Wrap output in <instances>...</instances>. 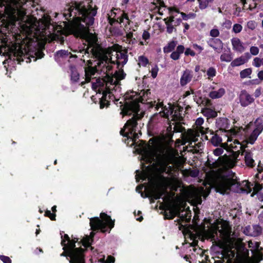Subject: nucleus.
<instances>
[{
  "mask_svg": "<svg viewBox=\"0 0 263 263\" xmlns=\"http://www.w3.org/2000/svg\"><path fill=\"white\" fill-rule=\"evenodd\" d=\"M155 113L150 118L147 125V134L152 136L146 144L147 150L144 152L146 162L150 164L146 166L148 183L144 197L149 198L151 203L161 198L154 206L160 210L164 219V106L163 102L157 103L154 106Z\"/></svg>",
  "mask_w": 263,
  "mask_h": 263,
  "instance_id": "f257e3e1",
  "label": "nucleus"
},
{
  "mask_svg": "<svg viewBox=\"0 0 263 263\" xmlns=\"http://www.w3.org/2000/svg\"><path fill=\"white\" fill-rule=\"evenodd\" d=\"M168 105V110L165 106V119L169 120V116H171L174 122H169V125L165 129V174L167 175L165 176V217H175L176 212L169 210L167 202L170 199L178 197L175 192L181 187L182 184L178 176L182 163L179 157L169 155L167 149L174 143V134L184 132L185 129L180 122L182 120L180 112L183 108L178 105L170 103Z\"/></svg>",
  "mask_w": 263,
  "mask_h": 263,
  "instance_id": "f03ea898",
  "label": "nucleus"
},
{
  "mask_svg": "<svg viewBox=\"0 0 263 263\" xmlns=\"http://www.w3.org/2000/svg\"><path fill=\"white\" fill-rule=\"evenodd\" d=\"M138 97L137 93L132 91L130 92H127L125 95V100L126 101L124 105H122L121 102V114L123 116H131L133 117L128 120L124 124L123 128L120 131V134L124 138L123 141L129 146H132L136 144V140L139 138V136L142 135L140 130L136 133L138 128V122L141 121L144 117V112L140 111L139 103L143 104L150 103V107L153 108L156 106V102H147L151 95L150 89L143 90L140 93Z\"/></svg>",
  "mask_w": 263,
  "mask_h": 263,
  "instance_id": "7ed1b4c3",
  "label": "nucleus"
},
{
  "mask_svg": "<svg viewBox=\"0 0 263 263\" xmlns=\"http://www.w3.org/2000/svg\"><path fill=\"white\" fill-rule=\"evenodd\" d=\"M96 14L97 9L90 5L86 7L84 2L72 3L64 13L65 18L69 21L67 29L70 34L89 42L93 34L89 27L93 24Z\"/></svg>",
  "mask_w": 263,
  "mask_h": 263,
  "instance_id": "20e7f679",
  "label": "nucleus"
},
{
  "mask_svg": "<svg viewBox=\"0 0 263 263\" xmlns=\"http://www.w3.org/2000/svg\"><path fill=\"white\" fill-rule=\"evenodd\" d=\"M100 218L96 217L90 219V226L93 231L100 230L102 233H109L114 227L115 220L105 213H101Z\"/></svg>",
  "mask_w": 263,
  "mask_h": 263,
  "instance_id": "39448f33",
  "label": "nucleus"
},
{
  "mask_svg": "<svg viewBox=\"0 0 263 263\" xmlns=\"http://www.w3.org/2000/svg\"><path fill=\"white\" fill-rule=\"evenodd\" d=\"M232 175H220L217 177L215 181V187L217 192L224 195L231 190L232 186L240 185L236 179L233 178L235 174L232 173Z\"/></svg>",
  "mask_w": 263,
  "mask_h": 263,
  "instance_id": "423d86ee",
  "label": "nucleus"
},
{
  "mask_svg": "<svg viewBox=\"0 0 263 263\" xmlns=\"http://www.w3.org/2000/svg\"><path fill=\"white\" fill-rule=\"evenodd\" d=\"M216 126L220 130L229 134H234L235 130L231 127L230 120L227 118H218L216 119Z\"/></svg>",
  "mask_w": 263,
  "mask_h": 263,
  "instance_id": "0eeeda50",
  "label": "nucleus"
},
{
  "mask_svg": "<svg viewBox=\"0 0 263 263\" xmlns=\"http://www.w3.org/2000/svg\"><path fill=\"white\" fill-rule=\"evenodd\" d=\"M90 52L93 55L98 58V64L99 65H101V64H104V65H106L109 63L115 64V62L114 61H111V59L108 56V54L106 53V48L101 52L98 49L92 48L90 49Z\"/></svg>",
  "mask_w": 263,
  "mask_h": 263,
  "instance_id": "6e6552de",
  "label": "nucleus"
},
{
  "mask_svg": "<svg viewBox=\"0 0 263 263\" xmlns=\"http://www.w3.org/2000/svg\"><path fill=\"white\" fill-rule=\"evenodd\" d=\"M61 245L63 247L64 251L61 254L62 256L66 257L67 259L69 257L70 263H85V259L79 258V257L75 254L76 253L72 252L67 249L65 246V241H61Z\"/></svg>",
  "mask_w": 263,
  "mask_h": 263,
  "instance_id": "1a4fd4ad",
  "label": "nucleus"
},
{
  "mask_svg": "<svg viewBox=\"0 0 263 263\" xmlns=\"http://www.w3.org/2000/svg\"><path fill=\"white\" fill-rule=\"evenodd\" d=\"M184 50L185 48L183 45H178L177 47L176 50L173 51L171 54V58L174 60H177L180 58V54L183 53L184 52L186 56L191 55L192 57H194L196 54L195 52L190 48H186L185 51Z\"/></svg>",
  "mask_w": 263,
  "mask_h": 263,
  "instance_id": "9d476101",
  "label": "nucleus"
},
{
  "mask_svg": "<svg viewBox=\"0 0 263 263\" xmlns=\"http://www.w3.org/2000/svg\"><path fill=\"white\" fill-rule=\"evenodd\" d=\"M108 20L111 25H113L115 23H118L120 24H123L125 27L128 25H129L131 22L129 19L127 13H126L125 12H122L121 14L117 18L108 16Z\"/></svg>",
  "mask_w": 263,
  "mask_h": 263,
  "instance_id": "9b49d317",
  "label": "nucleus"
},
{
  "mask_svg": "<svg viewBox=\"0 0 263 263\" xmlns=\"http://www.w3.org/2000/svg\"><path fill=\"white\" fill-rule=\"evenodd\" d=\"M168 9L170 16L165 18V25H166L167 32L171 33L175 29L174 26L173 25V21L176 14L179 13V11L174 8H168Z\"/></svg>",
  "mask_w": 263,
  "mask_h": 263,
  "instance_id": "f8f14e48",
  "label": "nucleus"
},
{
  "mask_svg": "<svg viewBox=\"0 0 263 263\" xmlns=\"http://www.w3.org/2000/svg\"><path fill=\"white\" fill-rule=\"evenodd\" d=\"M78 241V239H76V241H72L71 240H69V241H68L67 243H65V246L66 247V248L70 250L72 252L76 253L77 256L79 257V258H82L85 259L84 258V250L82 248H76V243Z\"/></svg>",
  "mask_w": 263,
  "mask_h": 263,
  "instance_id": "ddd939ff",
  "label": "nucleus"
},
{
  "mask_svg": "<svg viewBox=\"0 0 263 263\" xmlns=\"http://www.w3.org/2000/svg\"><path fill=\"white\" fill-rule=\"evenodd\" d=\"M115 52L116 60L114 61L115 64L117 65V67L119 68L120 65H122L123 67L128 61V55L127 54V50H125L124 52H122L121 49L119 51H114Z\"/></svg>",
  "mask_w": 263,
  "mask_h": 263,
  "instance_id": "4468645a",
  "label": "nucleus"
},
{
  "mask_svg": "<svg viewBox=\"0 0 263 263\" xmlns=\"http://www.w3.org/2000/svg\"><path fill=\"white\" fill-rule=\"evenodd\" d=\"M239 101L242 107H246L253 103L254 99L246 90H242L239 95Z\"/></svg>",
  "mask_w": 263,
  "mask_h": 263,
  "instance_id": "2eb2a0df",
  "label": "nucleus"
},
{
  "mask_svg": "<svg viewBox=\"0 0 263 263\" xmlns=\"http://www.w3.org/2000/svg\"><path fill=\"white\" fill-rule=\"evenodd\" d=\"M208 44L218 53L221 52L223 48V43L220 39L218 38L210 39L208 41Z\"/></svg>",
  "mask_w": 263,
  "mask_h": 263,
  "instance_id": "dca6fc26",
  "label": "nucleus"
},
{
  "mask_svg": "<svg viewBox=\"0 0 263 263\" xmlns=\"http://www.w3.org/2000/svg\"><path fill=\"white\" fill-rule=\"evenodd\" d=\"M109 93V88H106V90L103 92L102 96L100 99L99 104L100 108L103 109L104 107H108L110 105V100L108 95Z\"/></svg>",
  "mask_w": 263,
  "mask_h": 263,
  "instance_id": "f3484780",
  "label": "nucleus"
},
{
  "mask_svg": "<svg viewBox=\"0 0 263 263\" xmlns=\"http://www.w3.org/2000/svg\"><path fill=\"white\" fill-rule=\"evenodd\" d=\"M193 77V72L191 70L186 69L183 71V74L180 78V85L181 86L186 85L191 81Z\"/></svg>",
  "mask_w": 263,
  "mask_h": 263,
  "instance_id": "a211bd4d",
  "label": "nucleus"
},
{
  "mask_svg": "<svg viewBox=\"0 0 263 263\" xmlns=\"http://www.w3.org/2000/svg\"><path fill=\"white\" fill-rule=\"evenodd\" d=\"M201 113L209 120L210 118H214L217 116V112L215 109L209 107H204L201 109Z\"/></svg>",
  "mask_w": 263,
  "mask_h": 263,
  "instance_id": "6ab92c4d",
  "label": "nucleus"
},
{
  "mask_svg": "<svg viewBox=\"0 0 263 263\" xmlns=\"http://www.w3.org/2000/svg\"><path fill=\"white\" fill-rule=\"evenodd\" d=\"M245 161L246 165L250 167H253L255 165V161L253 159V154L251 152H245Z\"/></svg>",
  "mask_w": 263,
  "mask_h": 263,
  "instance_id": "aec40b11",
  "label": "nucleus"
},
{
  "mask_svg": "<svg viewBox=\"0 0 263 263\" xmlns=\"http://www.w3.org/2000/svg\"><path fill=\"white\" fill-rule=\"evenodd\" d=\"M233 48L234 50L239 52H242L245 50V48L242 43L238 38H233L231 40Z\"/></svg>",
  "mask_w": 263,
  "mask_h": 263,
  "instance_id": "412c9836",
  "label": "nucleus"
},
{
  "mask_svg": "<svg viewBox=\"0 0 263 263\" xmlns=\"http://www.w3.org/2000/svg\"><path fill=\"white\" fill-rule=\"evenodd\" d=\"M97 71L95 67L88 66L85 68V81L86 82H89L91 81V77L94 76Z\"/></svg>",
  "mask_w": 263,
  "mask_h": 263,
  "instance_id": "4be33fe9",
  "label": "nucleus"
},
{
  "mask_svg": "<svg viewBox=\"0 0 263 263\" xmlns=\"http://www.w3.org/2000/svg\"><path fill=\"white\" fill-rule=\"evenodd\" d=\"M13 56L15 58V59L14 58V60H16L18 64H21L22 62L24 61L23 57H25L26 55L24 54L23 49L20 48L17 50H15L14 52Z\"/></svg>",
  "mask_w": 263,
  "mask_h": 263,
  "instance_id": "5701e85b",
  "label": "nucleus"
},
{
  "mask_svg": "<svg viewBox=\"0 0 263 263\" xmlns=\"http://www.w3.org/2000/svg\"><path fill=\"white\" fill-rule=\"evenodd\" d=\"M225 92V89L223 88H220L217 91H211L209 94V96L213 99H218L222 97Z\"/></svg>",
  "mask_w": 263,
  "mask_h": 263,
  "instance_id": "b1692460",
  "label": "nucleus"
},
{
  "mask_svg": "<svg viewBox=\"0 0 263 263\" xmlns=\"http://www.w3.org/2000/svg\"><path fill=\"white\" fill-rule=\"evenodd\" d=\"M121 49V46H119L118 44H116L111 47L106 48V53L108 54V56L111 59V61H114L112 60V57H115V52H114V51H119Z\"/></svg>",
  "mask_w": 263,
  "mask_h": 263,
  "instance_id": "393cba45",
  "label": "nucleus"
},
{
  "mask_svg": "<svg viewBox=\"0 0 263 263\" xmlns=\"http://www.w3.org/2000/svg\"><path fill=\"white\" fill-rule=\"evenodd\" d=\"M70 70L71 73V80L74 83L78 82L80 78V74L76 67L74 66H70Z\"/></svg>",
  "mask_w": 263,
  "mask_h": 263,
  "instance_id": "a878e982",
  "label": "nucleus"
},
{
  "mask_svg": "<svg viewBox=\"0 0 263 263\" xmlns=\"http://www.w3.org/2000/svg\"><path fill=\"white\" fill-rule=\"evenodd\" d=\"M204 120L202 118H197L195 122L197 127L199 128V130L202 135L208 133L209 130L211 131V130H209V128H205V129L204 130V128L201 126Z\"/></svg>",
  "mask_w": 263,
  "mask_h": 263,
  "instance_id": "bb28decb",
  "label": "nucleus"
},
{
  "mask_svg": "<svg viewBox=\"0 0 263 263\" xmlns=\"http://www.w3.org/2000/svg\"><path fill=\"white\" fill-rule=\"evenodd\" d=\"M211 133L214 135L211 138L210 141L212 145L215 146H218L220 144H222V138L219 136L217 134H214L213 131H211Z\"/></svg>",
  "mask_w": 263,
  "mask_h": 263,
  "instance_id": "cd10ccee",
  "label": "nucleus"
},
{
  "mask_svg": "<svg viewBox=\"0 0 263 263\" xmlns=\"http://www.w3.org/2000/svg\"><path fill=\"white\" fill-rule=\"evenodd\" d=\"M252 228V237H257L260 236L262 231V227L259 224H253Z\"/></svg>",
  "mask_w": 263,
  "mask_h": 263,
  "instance_id": "c85d7f7f",
  "label": "nucleus"
},
{
  "mask_svg": "<svg viewBox=\"0 0 263 263\" xmlns=\"http://www.w3.org/2000/svg\"><path fill=\"white\" fill-rule=\"evenodd\" d=\"M259 135V133L253 130L250 135L247 138V143L251 144H253Z\"/></svg>",
  "mask_w": 263,
  "mask_h": 263,
  "instance_id": "c756f323",
  "label": "nucleus"
},
{
  "mask_svg": "<svg viewBox=\"0 0 263 263\" xmlns=\"http://www.w3.org/2000/svg\"><path fill=\"white\" fill-rule=\"evenodd\" d=\"M254 124L255 128L254 130L260 134L263 130L262 120L259 118H257L255 121Z\"/></svg>",
  "mask_w": 263,
  "mask_h": 263,
  "instance_id": "7c9ffc66",
  "label": "nucleus"
},
{
  "mask_svg": "<svg viewBox=\"0 0 263 263\" xmlns=\"http://www.w3.org/2000/svg\"><path fill=\"white\" fill-rule=\"evenodd\" d=\"M184 174L192 177H196L198 176L199 172L198 170H185L183 171Z\"/></svg>",
  "mask_w": 263,
  "mask_h": 263,
  "instance_id": "2f4dec72",
  "label": "nucleus"
},
{
  "mask_svg": "<svg viewBox=\"0 0 263 263\" xmlns=\"http://www.w3.org/2000/svg\"><path fill=\"white\" fill-rule=\"evenodd\" d=\"M232 54L229 51L228 53H223L220 56V60L222 62H229L232 60Z\"/></svg>",
  "mask_w": 263,
  "mask_h": 263,
  "instance_id": "473e14b6",
  "label": "nucleus"
},
{
  "mask_svg": "<svg viewBox=\"0 0 263 263\" xmlns=\"http://www.w3.org/2000/svg\"><path fill=\"white\" fill-rule=\"evenodd\" d=\"M252 69L251 68H246L241 70L240 72V77L241 79H245L247 77L250 78V76L252 73Z\"/></svg>",
  "mask_w": 263,
  "mask_h": 263,
  "instance_id": "72a5a7b5",
  "label": "nucleus"
},
{
  "mask_svg": "<svg viewBox=\"0 0 263 263\" xmlns=\"http://www.w3.org/2000/svg\"><path fill=\"white\" fill-rule=\"evenodd\" d=\"M253 189V191L251 194V197L254 196V195L258 193L262 189V185L258 182H255Z\"/></svg>",
  "mask_w": 263,
  "mask_h": 263,
  "instance_id": "f704fd0d",
  "label": "nucleus"
},
{
  "mask_svg": "<svg viewBox=\"0 0 263 263\" xmlns=\"http://www.w3.org/2000/svg\"><path fill=\"white\" fill-rule=\"evenodd\" d=\"M245 63V60L242 57L238 58L233 60L231 63V65L232 67L238 66L241 65Z\"/></svg>",
  "mask_w": 263,
  "mask_h": 263,
  "instance_id": "c9c22d12",
  "label": "nucleus"
},
{
  "mask_svg": "<svg viewBox=\"0 0 263 263\" xmlns=\"http://www.w3.org/2000/svg\"><path fill=\"white\" fill-rule=\"evenodd\" d=\"M177 44V41H172L169 42L167 46H165V52H170L173 51Z\"/></svg>",
  "mask_w": 263,
  "mask_h": 263,
  "instance_id": "e433bc0d",
  "label": "nucleus"
},
{
  "mask_svg": "<svg viewBox=\"0 0 263 263\" xmlns=\"http://www.w3.org/2000/svg\"><path fill=\"white\" fill-rule=\"evenodd\" d=\"M92 238L89 236H86L82 240V243L83 246L85 248H89L91 246V241H92Z\"/></svg>",
  "mask_w": 263,
  "mask_h": 263,
  "instance_id": "4c0bfd02",
  "label": "nucleus"
},
{
  "mask_svg": "<svg viewBox=\"0 0 263 263\" xmlns=\"http://www.w3.org/2000/svg\"><path fill=\"white\" fill-rule=\"evenodd\" d=\"M138 61L139 66H142L144 67L146 66L149 62L148 59L144 55L139 57Z\"/></svg>",
  "mask_w": 263,
  "mask_h": 263,
  "instance_id": "58836bf2",
  "label": "nucleus"
},
{
  "mask_svg": "<svg viewBox=\"0 0 263 263\" xmlns=\"http://www.w3.org/2000/svg\"><path fill=\"white\" fill-rule=\"evenodd\" d=\"M180 14L182 16V19L183 20L186 21L190 18H195L196 14L194 13H190L189 14H186L184 12H180Z\"/></svg>",
  "mask_w": 263,
  "mask_h": 263,
  "instance_id": "ea45409f",
  "label": "nucleus"
},
{
  "mask_svg": "<svg viewBox=\"0 0 263 263\" xmlns=\"http://www.w3.org/2000/svg\"><path fill=\"white\" fill-rule=\"evenodd\" d=\"M206 74L208 76L209 78H213L215 77L216 74V69L213 67H210L206 72Z\"/></svg>",
  "mask_w": 263,
  "mask_h": 263,
  "instance_id": "a19ab883",
  "label": "nucleus"
},
{
  "mask_svg": "<svg viewBox=\"0 0 263 263\" xmlns=\"http://www.w3.org/2000/svg\"><path fill=\"white\" fill-rule=\"evenodd\" d=\"M117 78L120 80H123L126 76V73L124 72L123 69H120L118 71L115 72Z\"/></svg>",
  "mask_w": 263,
  "mask_h": 263,
  "instance_id": "79ce46f5",
  "label": "nucleus"
},
{
  "mask_svg": "<svg viewBox=\"0 0 263 263\" xmlns=\"http://www.w3.org/2000/svg\"><path fill=\"white\" fill-rule=\"evenodd\" d=\"M45 216L49 217L51 220L55 221L56 220L55 213H51L49 210H46L45 213Z\"/></svg>",
  "mask_w": 263,
  "mask_h": 263,
  "instance_id": "37998d69",
  "label": "nucleus"
},
{
  "mask_svg": "<svg viewBox=\"0 0 263 263\" xmlns=\"http://www.w3.org/2000/svg\"><path fill=\"white\" fill-rule=\"evenodd\" d=\"M202 105L206 106L205 107H208L211 106L212 105L211 100L207 98H203Z\"/></svg>",
  "mask_w": 263,
  "mask_h": 263,
  "instance_id": "c03bdc74",
  "label": "nucleus"
},
{
  "mask_svg": "<svg viewBox=\"0 0 263 263\" xmlns=\"http://www.w3.org/2000/svg\"><path fill=\"white\" fill-rule=\"evenodd\" d=\"M242 27L240 24H235L234 25L233 27V31L236 33H238L241 32L242 30Z\"/></svg>",
  "mask_w": 263,
  "mask_h": 263,
  "instance_id": "a18cd8bd",
  "label": "nucleus"
},
{
  "mask_svg": "<svg viewBox=\"0 0 263 263\" xmlns=\"http://www.w3.org/2000/svg\"><path fill=\"white\" fill-rule=\"evenodd\" d=\"M214 0H204L203 3H200V9H205L209 3L213 2Z\"/></svg>",
  "mask_w": 263,
  "mask_h": 263,
  "instance_id": "49530a36",
  "label": "nucleus"
},
{
  "mask_svg": "<svg viewBox=\"0 0 263 263\" xmlns=\"http://www.w3.org/2000/svg\"><path fill=\"white\" fill-rule=\"evenodd\" d=\"M243 232L245 235L247 236H252V233L251 227L250 226L246 227L243 229Z\"/></svg>",
  "mask_w": 263,
  "mask_h": 263,
  "instance_id": "de8ad7c7",
  "label": "nucleus"
},
{
  "mask_svg": "<svg viewBox=\"0 0 263 263\" xmlns=\"http://www.w3.org/2000/svg\"><path fill=\"white\" fill-rule=\"evenodd\" d=\"M247 27L252 30L255 29L256 27V23L254 21H250L247 23Z\"/></svg>",
  "mask_w": 263,
  "mask_h": 263,
  "instance_id": "09e8293b",
  "label": "nucleus"
},
{
  "mask_svg": "<svg viewBox=\"0 0 263 263\" xmlns=\"http://www.w3.org/2000/svg\"><path fill=\"white\" fill-rule=\"evenodd\" d=\"M223 149L222 147H217L213 151V154L216 156H219L223 153Z\"/></svg>",
  "mask_w": 263,
  "mask_h": 263,
  "instance_id": "8fccbe9b",
  "label": "nucleus"
},
{
  "mask_svg": "<svg viewBox=\"0 0 263 263\" xmlns=\"http://www.w3.org/2000/svg\"><path fill=\"white\" fill-rule=\"evenodd\" d=\"M0 259L4 263H11V259L5 255H0Z\"/></svg>",
  "mask_w": 263,
  "mask_h": 263,
  "instance_id": "3c124183",
  "label": "nucleus"
},
{
  "mask_svg": "<svg viewBox=\"0 0 263 263\" xmlns=\"http://www.w3.org/2000/svg\"><path fill=\"white\" fill-rule=\"evenodd\" d=\"M211 36L216 37L219 35V31L217 29H212L210 32Z\"/></svg>",
  "mask_w": 263,
  "mask_h": 263,
  "instance_id": "603ef678",
  "label": "nucleus"
},
{
  "mask_svg": "<svg viewBox=\"0 0 263 263\" xmlns=\"http://www.w3.org/2000/svg\"><path fill=\"white\" fill-rule=\"evenodd\" d=\"M250 52L252 55H256L258 54L259 52V49L257 47L252 46L250 48Z\"/></svg>",
  "mask_w": 263,
  "mask_h": 263,
  "instance_id": "864d4df0",
  "label": "nucleus"
},
{
  "mask_svg": "<svg viewBox=\"0 0 263 263\" xmlns=\"http://www.w3.org/2000/svg\"><path fill=\"white\" fill-rule=\"evenodd\" d=\"M260 59L259 58H255L253 60V65L256 67H259L261 65Z\"/></svg>",
  "mask_w": 263,
  "mask_h": 263,
  "instance_id": "5fc2aeb1",
  "label": "nucleus"
},
{
  "mask_svg": "<svg viewBox=\"0 0 263 263\" xmlns=\"http://www.w3.org/2000/svg\"><path fill=\"white\" fill-rule=\"evenodd\" d=\"M56 55L59 57L63 58L64 56L67 55V51H66L65 50H61L57 51L56 53Z\"/></svg>",
  "mask_w": 263,
  "mask_h": 263,
  "instance_id": "6e6d98bb",
  "label": "nucleus"
},
{
  "mask_svg": "<svg viewBox=\"0 0 263 263\" xmlns=\"http://www.w3.org/2000/svg\"><path fill=\"white\" fill-rule=\"evenodd\" d=\"M203 98L202 97H197L196 96L194 97V100L199 105H202Z\"/></svg>",
  "mask_w": 263,
  "mask_h": 263,
  "instance_id": "4d7b16f0",
  "label": "nucleus"
},
{
  "mask_svg": "<svg viewBox=\"0 0 263 263\" xmlns=\"http://www.w3.org/2000/svg\"><path fill=\"white\" fill-rule=\"evenodd\" d=\"M150 38V34L149 33L144 30L142 34V39L145 41H146L147 40H148Z\"/></svg>",
  "mask_w": 263,
  "mask_h": 263,
  "instance_id": "13d9d810",
  "label": "nucleus"
},
{
  "mask_svg": "<svg viewBox=\"0 0 263 263\" xmlns=\"http://www.w3.org/2000/svg\"><path fill=\"white\" fill-rule=\"evenodd\" d=\"M219 166V163L217 160H215L214 162H211V170H214L218 168Z\"/></svg>",
  "mask_w": 263,
  "mask_h": 263,
  "instance_id": "bf43d9fd",
  "label": "nucleus"
},
{
  "mask_svg": "<svg viewBox=\"0 0 263 263\" xmlns=\"http://www.w3.org/2000/svg\"><path fill=\"white\" fill-rule=\"evenodd\" d=\"M109 99L110 100V101L111 100H113L115 102V103L117 104L116 102H118L119 101V99H116L115 96L112 93V92L110 91V90L109 89V93L108 95Z\"/></svg>",
  "mask_w": 263,
  "mask_h": 263,
  "instance_id": "052dcab7",
  "label": "nucleus"
},
{
  "mask_svg": "<svg viewBox=\"0 0 263 263\" xmlns=\"http://www.w3.org/2000/svg\"><path fill=\"white\" fill-rule=\"evenodd\" d=\"M115 10L119 12L120 13V14H121V12L122 11H121L120 10V9H115V8L113 10H111V12H110V15L109 16H112L114 17H116L117 18L118 16H117V13L114 11Z\"/></svg>",
  "mask_w": 263,
  "mask_h": 263,
  "instance_id": "680f3d73",
  "label": "nucleus"
},
{
  "mask_svg": "<svg viewBox=\"0 0 263 263\" xmlns=\"http://www.w3.org/2000/svg\"><path fill=\"white\" fill-rule=\"evenodd\" d=\"M219 231L221 234L227 236H229V235L230 234V231L227 228L225 229H221V230H219Z\"/></svg>",
  "mask_w": 263,
  "mask_h": 263,
  "instance_id": "e2e57ef3",
  "label": "nucleus"
},
{
  "mask_svg": "<svg viewBox=\"0 0 263 263\" xmlns=\"http://www.w3.org/2000/svg\"><path fill=\"white\" fill-rule=\"evenodd\" d=\"M60 234L61 235V241H65V243H66V241H69L70 239L67 234H65L64 236L62 235V233H61Z\"/></svg>",
  "mask_w": 263,
  "mask_h": 263,
  "instance_id": "0e129e2a",
  "label": "nucleus"
},
{
  "mask_svg": "<svg viewBox=\"0 0 263 263\" xmlns=\"http://www.w3.org/2000/svg\"><path fill=\"white\" fill-rule=\"evenodd\" d=\"M35 55L36 56V58L39 59H42V58L44 57L45 54L44 53V52L42 51H37L36 53H35Z\"/></svg>",
  "mask_w": 263,
  "mask_h": 263,
  "instance_id": "69168bd1",
  "label": "nucleus"
},
{
  "mask_svg": "<svg viewBox=\"0 0 263 263\" xmlns=\"http://www.w3.org/2000/svg\"><path fill=\"white\" fill-rule=\"evenodd\" d=\"M261 95V88H257L254 92V96L255 98L259 97Z\"/></svg>",
  "mask_w": 263,
  "mask_h": 263,
  "instance_id": "338daca9",
  "label": "nucleus"
},
{
  "mask_svg": "<svg viewBox=\"0 0 263 263\" xmlns=\"http://www.w3.org/2000/svg\"><path fill=\"white\" fill-rule=\"evenodd\" d=\"M181 22V20L180 18H177L176 20L173 21V25L174 26H177L180 24Z\"/></svg>",
  "mask_w": 263,
  "mask_h": 263,
  "instance_id": "774afa93",
  "label": "nucleus"
}]
</instances>
